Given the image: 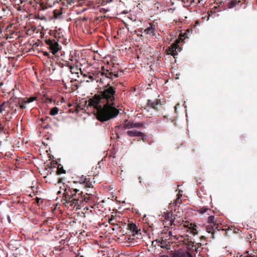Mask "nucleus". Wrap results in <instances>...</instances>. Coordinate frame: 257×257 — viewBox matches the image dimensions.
I'll return each mask as SVG.
<instances>
[{
  "label": "nucleus",
  "instance_id": "1",
  "mask_svg": "<svg viewBox=\"0 0 257 257\" xmlns=\"http://www.w3.org/2000/svg\"><path fill=\"white\" fill-rule=\"evenodd\" d=\"M117 99L116 88L109 83L103 86L98 93L95 94L88 101V107H93L97 110L96 117L100 121H105L116 117L119 113L115 107Z\"/></svg>",
  "mask_w": 257,
  "mask_h": 257
},
{
  "label": "nucleus",
  "instance_id": "2",
  "mask_svg": "<svg viewBox=\"0 0 257 257\" xmlns=\"http://www.w3.org/2000/svg\"><path fill=\"white\" fill-rule=\"evenodd\" d=\"M179 222H178V223ZM180 231V236H178V257H193L192 255L188 251L193 250L197 251V248L195 246L192 242H189L188 239L183 240L184 236V233H187L185 237H189L192 234L194 236L197 233L196 226L189 223H181L178 224V231Z\"/></svg>",
  "mask_w": 257,
  "mask_h": 257
},
{
  "label": "nucleus",
  "instance_id": "3",
  "mask_svg": "<svg viewBox=\"0 0 257 257\" xmlns=\"http://www.w3.org/2000/svg\"><path fill=\"white\" fill-rule=\"evenodd\" d=\"M79 191V189L75 188L72 186L68 189H65V197L67 203L69 204L72 206H76L79 202L78 199H72L74 196L76 195V193Z\"/></svg>",
  "mask_w": 257,
  "mask_h": 257
},
{
  "label": "nucleus",
  "instance_id": "4",
  "mask_svg": "<svg viewBox=\"0 0 257 257\" xmlns=\"http://www.w3.org/2000/svg\"><path fill=\"white\" fill-rule=\"evenodd\" d=\"M21 103L20 98H11L9 101H5L7 112L11 114L16 113L19 104Z\"/></svg>",
  "mask_w": 257,
  "mask_h": 257
},
{
  "label": "nucleus",
  "instance_id": "5",
  "mask_svg": "<svg viewBox=\"0 0 257 257\" xmlns=\"http://www.w3.org/2000/svg\"><path fill=\"white\" fill-rule=\"evenodd\" d=\"M45 43L49 47V49L53 54H55L59 50V44L55 40L47 39L45 40Z\"/></svg>",
  "mask_w": 257,
  "mask_h": 257
},
{
  "label": "nucleus",
  "instance_id": "6",
  "mask_svg": "<svg viewBox=\"0 0 257 257\" xmlns=\"http://www.w3.org/2000/svg\"><path fill=\"white\" fill-rule=\"evenodd\" d=\"M101 73L102 75H104L106 77L112 80L113 77L117 78L119 75L117 72H111L107 69H105L104 67L101 68Z\"/></svg>",
  "mask_w": 257,
  "mask_h": 257
},
{
  "label": "nucleus",
  "instance_id": "7",
  "mask_svg": "<svg viewBox=\"0 0 257 257\" xmlns=\"http://www.w3.org/2000/svg\"><path fill=\"white\" fill-rule=\"evenodd\" d=\"M177 51V39L174 40L173 44L168 47L166 50V52L168 55H171L173 56L174 59H175V62H176V53Z\"/></svg>",
  "mask_w": 257,
  "mask_h": 257
},
{
  "label": "nucleus",
  "instance_id": "8",
  "mask_svg": "<svg viewBox=\"0 0 257 257\" xmlns=\"http://www.w3.org/2000/svg\"><path fill=\"white\" fill-rule=\"evenodd\" d=\"M127 134L130 137H136L139 138V140L141 139L144 142H146L147 139L146 136L137 131H128L127 132Z\"/></svg>",
  "mask_w": 257,
  "mask_h": 257
},
{
  "label": "nucleus",
  "instance_id": "9",
  "mask_svg": "<svg viewBox=\"0 0 257 257\" xmlns=\"http://www.w3.org/2000/svg\"><path fill=\"white\" fill-rule=\"evenodd\" d=\"M187 32H189V30H187L184 33H182L181 32L179 34V37H178V44L180 43H185V40L186 39H188L187 34ZM182 49L180 47V46L178 45V52H180L181 51Z\"/></svg>",
  "mask_w": 257,
  "mask_h": 257
},
{
  "label": "nucleus",
  "instance_id": "10",
  "mask_svg": "<svg viewBox=\"0 0 257 257\" xmlns=\"http://www.w3.org/2000/svg\"><path fill=\"white\" fill-rule=\"evenodd\" d=\"M147 103L148 106L155 110H158V105L159 104H161L160 101L158 99H157L154 101L151 100H148Z\"/></svg>",
  "mask_w": 257,
  "mask_h": 257
},
{
  "label": "nucleus",
  "instance_id": "11",
  "mask_svg": "<svg viewBox=\"0 0 257 257\" xmlns=\"http://www.w3.org/2000/svg\"><path fill=\"white\" fill-rule=\"evenodd\" d=\"M155 26L154 25H150V27L144 30V33L146 34L149 35L151 36L155 35Z\"/></svg>",
  "mask_w": 257,
  "mask_h": 257
},
{
  "label": "nucleus",
  "instance_id": "12",
  "mask_svg": "<svg viewBox=\"0 0 257 257\" xmlns=\"http://www.w3.org/2000/svg\"><path fill=\"white\" fill-rule=\"evenodd\" d=\"M123 127L125 129H130L134 127V123L126 120L123 123Z\"/></svg>",
  "mask_w": 257,
  "mask_h": 257
},
{
  "label": "nucleus",
  "instance_id": "13",
  "mask_svg": "<svg viewBox=\"0 0 257 257\" xmlns=\"http://www.w3.org/2000/svg\"><path fill=\"white\" fill-rule=\"evenodd\" d=\"M69 69L72 73L78 74L79 71H81V68H79L77 66H70Z\"/></svg>",
  "mask_w": 257,
  "mask_h": 257
},
{
  "label": "nucleus",
  "instance_id": "14",
  "mask_svg": "<svg viewBox=\"0 0 257 257\" xmlns=\"http://www.w3.org/2000/svg\"><path fill=\"white\" fill-rule=\"evenodd\" d=\"M7 124V118H5L3 120H0V133L3 132L5 126Z\"/></svg>",
  "mask_w": 257,
  "mask_h": 257
},
{
  "label": "nucleus",
  "instance_id": "15",
  "mask_svg": "<svg viewBox=\"0 0 257 257\" xmlns=\"http://www.w3.org/2000/svg\"><path fill=\"white\" fill-rule=\"evenodd\" d=\"M160 245L162 248H166L167 250H172V247L171 246V245L169 244V243L165 244V242L163 241L160 242Z\"/></svg>",
  "mask_w": 257,
  "mask_h": 257
},
{
  "label": "nucleus",
  "instance_id": "16",
  "mask_svg": "<svg viewBox=\"0 0 257 257\" xmlns=\"http://www.w3.org/2000/svg\"><path fill=\"white\" fill-rule=\"evenodd\" d=\"M170 252L169 255H164L160 257H177V251L175 249H174V250H171Z\"/></svg>",
  "mask_w": 257,
  "mask_h": 257
},
{
  "label": "nucleus",
  "instance_id": "17",
  "mask_svg": "<svg viewBox=\"0 0 257 257\" xmlns=\"http://www.w3.org/2000/svg\"><path fill=\"white\" fill-rule=\"evenodd\" d=\"M129 229L133 232L138 233V230H137V227L135 224H130L129 225Z\"/></svg>",
  "mask_w": 257,
  "mask_h": 257
},
{
  "label": "nucleus",
  "instance_id": "18",
  "mask_svg": "<svg viewBox=\"0 0 257 257\" xmlns=\"http://www.w3.org/2000/svg\"><path fill=\"white\" fill-rule=\"evenodd\" d=\"M58 111L59 109L57 107H54L51 109L50 114L51 115H55L58 113Z\"/></svg>",
  "mask_w": 257,
  "mask_h": 257
},
{
  "label": "nucleus",
  "instance_id": "19",
  "mask_svg": "<svg viewBox=\"0 0 257 257\" xmlns=\"http://www.w3.org/2000/svg\"><path fill=\"white\" fill-rule=\"evenodd\" d=\"M87 181V179L86 177L84 175H82L81 177H79L78 182H79L80 184H83L86 182Z\"/></svg>",
  "mask_w": 257,
  "mask_h": 257
},
{
  "label": "nucleus",
  "instance_id": "20",
  "mask_svg": "<svg viewBox=\"0 0 257 257\" xmlns=\"http://www.w3.org/2000/svg\"><path fill=\"white\" fill-rule=\"evenodd\" d=\"M172 7L168 9L169 12L173 13L176 9V7H174L176 0H170Z\"/></svg>",
  "mask_w": 257,
  "mask_h": 257
},
{
  "label": "nucleus",
  "instance_id": "21",
  "mask_svg": "<svg viewBox=\"0 0 257 257\" xmlns=\"http://www.w3.org/2000/svg\"><path fill=\"white\" fill-rule=\"evenodd\" d=\"M4 111H7L5 101H4L2 104H0V113H2Z\"/></svg>",
  "mask_w": 257,
  "mask_h": 257
},
{
  "label": "nucleus",
  "instance_id": "22",
  "mask_svg": "<svg viewBox=\"0 0 257 257\" xmlns=\"http://www.w3.org/2000/svg\"><path fill=\"white\" fill-rule=\"evenodd\" d=\"M51 120V118L49 116H46L45 117H43L41 119V120L44 123H46L49 122V121Z\"/></svg>",
  "mask_w": 257,
  "mask_h": 257
},
{
  "label": "nucleus",
  "instance_id": "23",
  "mask_svg": "<svg viewBox=\"0 0 257 257\" xmlns=\"http://www.w3.org/2000/svg\"><path fill=\"white\" fill-rule=\"evenodd\" d=\"M208 222L210 224L214 223V217L213 216H210L208 217Z\"/></svg>",
  "mask_w": 257,
  "mask_h": 257
},
{
  "label": "nucleus",
  "instance_id": "24",
  "mask_svg": "<svg viewBox=\"0 0 257 257\" xmlns=\"http://www.w3.org/2000/svg\"><path fill=\"white\" fill-rule=\"evenodd\" d=\"M172 214H171L169 213H168L167 214H165V218L167 220H170L171 222L172 221Z\"/></svg>",
  "mask_w": 257,
  "mask_h": 257
},
{
  "label": "nucleus",
  "instance_id": "25",
  "mask_svg": "<svg viewBox=\"0 0 257 257\" xmlns=\"http://www.w3.org/2000/svg\"><path fill=\"white\" fill-rule=\"evenodd\" d=\"M36 98H37L36 97H30V98H29L27 99V102L28 103L32 102L33 101H34V100H35L36 99Z\"/></svg>",
  "mask_w": 257,
  "mask_h": 257
},
{
  "label": "nucleus",
  "instance_id": "26",
  "mask_svg": "<svg viewBox=\"0 0 257 257\" xmlns=\"http://www.w3.org/2000/svg\"><path fill=\"white\" fill-rule=\"evenodd\" d=\"M178 186H179L178 185ZM181 196H182V194H181L180 191L179 190V188H178V203H181V202H180V198Z\"/></svg>",
  "mask_w": 257,
  "mask_h": 257
},
{
  "label": "nucleus",
  "instance_id": "27",
  "mask_svg": "<svg viewBox=\"0 0 257 257\" xmlns=\"http://www.w3.org/2000/svg\"><path fill=\"white\" fill-rule=\"evenodd\" d=\"M208 17L207 18V20H209V17H212L213 15H216V13L214 14L213 12H211V10L210 11L208 12Z\"/></svg>",
  "mask_w": 257,
  "mask_h": 257
},
{
  "label": "nucleus",
  "instance_id": "28",
  "mask_svg": "<svg viewBox=\"0 0 257 257\" xmlns=\"http://www.w3.org/2000/svg\"><path fill=\"white\" fill-rule=\"evenodd\" d=\"M143 123H134V127H142Z\"/></svg>",
  "mask_w": 257,
  "mask_h": 257
},
{
  "label": "nucleus",
  "instance_id": "29",
  "mask_svg": "<svg viewBox=\"0 0 257 257\" xmlns=\"http://www.w3.org/2000/svg\"><path fill=\"white\" fill-rule=\"evenodd\" d=\"M81 201H85V202H87L88 200V198H87V197L85 196V195H84L83 196H82V195L81 196Z\"/></svg>",
  "mask_w": 257,
  "mask_h": 257
},
{
  "label": "nucleus",
  "instance_id": "30",
  "mask_svg": "<svg viewBox=\"0 0 257 257\" xmlns=\"http://www.w3.org/2000/svg\"><path fill=\"white\" fill-rule=\"evenodd\" d=\"M20 99H21V103H23L25 105H26L27 103H28L27 102V100H26L25 98H20Z\"/></svg>",
  "mask_w": 257,
  "mask_h": 257
},
{
  "label": "nucleus",
  "instance_id": "31",
  "mask_svg": "<svg viewBox=\"0 0 257 257\" xmlns=\"http://www.w3.org/2000/svg\"><path fill=\"white\" fill-rule=\"evenodd\" d=\"M85 183H86V186L87 187L90 188L92 187V184L89 181L87 180Z\"/></svg>",
  "mask_w": 257,
  "mask_h": 257
},
{
  "label": "nucleus",
  "instance_id": "32",
  "mask_svg": "<svg viewBox=\"0 0 257 257\" xmlns=\"http://www.w3.org/2000/svg\"><path fill=\"white\" fill-rule=\"evenodd\" d=\"M19 106L20 109H25L26 107V105H25L23 103H20V104H19Z\"/></svg>",
  "mask_w": 257,
  "mask_h": 257
},
{
  "label": "nucleus",
  "instance_id": "33",
  "mask_svg": "<svg viewBox=\"0 0 257 257\" xmlns=\"http://www.w3.org/2000/svg\"><path fill=\"white\" fill-rule=\"evenodd\" d=\"M218 9L217 7L216 6H214L212 9H211V12H213L214 14H215L216 11V10H217Z\"/></svg>",
  "mask_w": 257,
  "mask_h": 257
},
{
  "label": "nucleus",
  "instance_id": "34",
  "mask_svg": "<svg viewBox=\"0 0 257 257\" xmlns=\"http://www.w3.org/2000/svg\"><path fill=\"white\" fill-rule=\"evenodd\" d=\"M75 111L76 112H78L79 111V110L80 109V106L79 105H77L76 106H75Z\"/></svg>",
  "mask_w": 257,
  "mask_h": 257
},
{
  "label": "nucleus",
  "instance_id": "35",
  "mask_svg": "<svg viewBox=\"0 0 257 257\" xmlns=\"http://www.w3.org/2000/svg\"><path fill=\"white\" fill-rule=\"evenodd\" d=\"M49 127H50V125L48 122L46 123V124L45 125L43 126V127L44 128H48Z\"/></svg>",
  "mask_w": 257,
  "mask_h": 257
},
{
  "label": "nucleus",
  "instance_id": "36",
  "mask_svg": "<svg viewBox=\"0 0 257 257\" xmlns=\"http://www.w3.org/2000/svg\"><path fill=\"white\" fill-rule=\"evenodd\" d=\"M28 0H19L20 4H22L25 2H26Z\"/></svg>",
  "mask_w": 257,
  "mask_h": 257
},
{
  "label": "nucleus",
  "instance_id": "37",
  "mask_svg": "<svg viewBox=\"0 0 257 257\" xmlns=\"http://www.w3.org/2000/svg\"><path fill=\"white\" fill-rule=\"evenodd\" d=\"M35 0H28L27 2H28L30 5H32L33 3V1H35Z\"/></svg>",
  "mask_w": 257,
  "mask_h": 257
},
{
  "label": "nucleus",
  "instance_id": "38",
  "mask_svg": "<svg viewBox=\"0 0 257 257\" xmlns=\"http://www.w3.org/2000/svg\"><path fill=\"white\" fill-rule=\"evenodd\" d=\"M110 71H111V72H114V66H113L111 68H110L109 69Z\"/></svg>",
  "mask_w": 257,
  "mask_h": 257
},
{
  "label": "nucleus",
  "instance_id": "39",
  "mask_svg": "<svg viewBox=\"0 0 257 257\" xmlns=\"http://www.w3.org/2000/svg\"><path fill=\"white\" fill-rule=\"evenodd\" d=\"M57 13V10H55V11H54V16H55V17H57V13Z\"/></svg>",
  "mask_w": 257,
  "mask_h": 257
},
{
  "label": "nucleus",
  "instance_id": "40",
  "mask_svg": "<svg viewBox=\"0 0 257 257\" xmlns=\"http://www.w3.org/2000/svg\"><path fill=\"white\" fill-rule=\"evenodd\" d=\"M89 78H90L92 81H93V76H90H90H89Z\"/></svg>",
  "mask_w": 257,
  "mask_h": 257
},
{
  "label": "nucleus",
  "instance_id": "41",
  "mask_svg": "<svg viewBox=\"0 0 257 257\" xmlns=\"http://www.w3.org/2000/svg\"><path fill=\"white\" fill-rule=\"evenodd\" d=\"M44 55L47 56L49 55V53L48 52H45L44 53Z\"/></svg>",
  "mask_w": 257,
  "mask_h": 257
},
{
  "label": "nucleus",
  "instance_id": "42",
  "mask_svg": "<svg viewBox=\"0 0 257 257\" xmlns=\"http://www.w3.org/2000/svg\"><path fill=\"white\" fill-rule=\"evenodd\" d=\"M174 110L175 111H177V104L174 106Z\"/></svg>",
  "mask_w": 257,
  "mask_h": 257
},
{
  "label": "nucleus",
  "instance_id": "43",
  "mask_svg": "<svg viewBox=\"0 0 257 257\" xmlns=\"http://www.w3.org/2000/svg\"><path fill=\"white\" fill-rule=\"evenodd\" d=\"M70 112H74V111H73V110H72V109H70Z\"/></svg>",
  "mask_w": 257,
  "mask_h": 257
},
{
  "label": "nucleus",
  "instance_id": "44",
  "mask_svg": "<svg viewBox=\"0 0 257 257\" xmlns=\"http://www.w3.org/2000/svg\"><path fill=\"white\" fill-rule=\"evenodd\" d=\"M8 219H9V222H10V218L9 216L8 217Z\"/></svg>",
  "mask_w": 257,
  "mask_h": 257
},
{
  "label": "nucleus",
  "instance_id": "45",
  "mask_svg": "<svg viewBox=\"0 0 257 257\" xmlns=\"http://www.w3.org/2000/svg\"><path fill=\"white\" fill-rule=\"evenodd\" d=\"M82 194V192H81V193H79L78 195H81Z\"/></svg>",
  "mask_w": 257,
  "mask_h": 257
},
{
  "label": "nucleus",
  "instance_id": "46",
  "mask_svg": "<svg viewBox=\"0 0 257 257\" xmlns=\"http://www.w3.org/2000/svg\"><path fill=\"white\" fill-rule=\"evenodd\" d=\"M8 125V127H9V124H8V122H7V124Z\"/></svg>",
  "mask_w": 257,
  "mask_h": 257
},
{
  "label": "nucleus",
  "instance_id": "47",
  "mask_svg": "<svg viewBox=\"0 0 257 257\" xmlns=\"http://www.w3.org/2000/svg\"><path fill=\"white\" fill-rule=\"evenodd\" d=\"M231 3L233 4V3H234V2L233 1H231Z\"/></svg>",
  "mask_w": 257,
  "mask_h": 257
}]
</instances>
